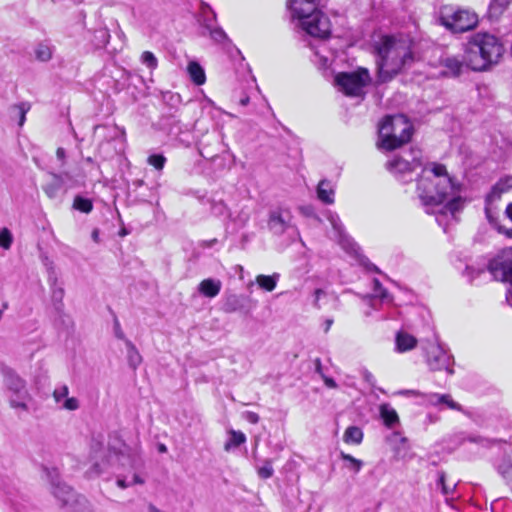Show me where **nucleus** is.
Instances as JSON below:
<instances>
[{
    "instance_id": "f257e3e1",
    "label": "nucleus",
    "mask_w": 512,
    "mask_h": 512,
    "mask_svg": "<svg viewBox=\"0 0 512 512\" xmlns=\"http://www.w3.org/2000/svg\"><path fill=\"white\" fill-rule=\"evenodd\" d=\"M417 192L427 213L453 216L459 209L458 188L442 164L431 163L423 168Z\"/></svg>"
},
{
    "instance_id": "f03ea898",
    "label": "nucleus",
    "mask_w": 512,
    "mask_h": 512,
    "mask_svg": "<svg viewBox=\"0 0 512 512\" xmlns=\"http://www.w3.org/2000/svg\"><path fill=\"white\" fill-rule=\"evenodd\" d=\"M377 52L380 58L377 61L379 78L383 82L390 80L414 61L411 42L408 39L384 36L377 47Z\"/></svg>"
},
{
    "instance_id": "7ed1b4c3",
    "label": "nucleus",
    "mask_w": 512,
    "mask_h": 512,
    "mask_svg": "<svg viewBox=\"0 0 512 512\" xmlns=\"http://www.w3.org/2000/svg\"><path fill=\"white\" fill-rule=\"evenodd\" d=\"M503 53V44L495 35L478 32L465 45L464 62L474 71H483L498 63Z\"/></svg>"
},
{
    "instance_id": "20e7f679",
    "label": "nucleus",
    "mask_w": 512,
    "mask_h": 512,
    "mask_svg": "<svg viewBox=\"0 0 512 512\" xmlns=\"http://www.w3.org/2000/svg\"><path fill=\"white\" fill-rule=\"evenodd\" d=\"M320 0H289L292 17L298 20L299 27L308 35L327 39L331 34V23L319 8Z\"/></svg>"
},
{
    "instance_id": "39448f33",
    "label": "nucleus",
    "mask_w": 512,
    "mask_h": 512,
    "mask_svg": "<svg viewBox=\"0 0 512 512\" xmlns=\"http://www.w3.org/2000/svg\"><path fill=\"white\" fill-rule=\"evenodd\" d=\"M412 132V125L404 115L386 116L379 126L378 147L394 150L409 142Z\"/></svg>"
},
{
    "instance_id": "423d86ee",
    "label": "nucleus",
    "mask_w": 512,
    "mask_h": 512,
    "mask_svg": "<svg viewBox=\"0 0 512 512\" xmlns=\"http://www.w3.org/2000/svg\"><path fill=\"white\" fill-rule=\"evenodd\" d=\"M439 23L452 33H464L476 28L478 15L471 9L447 4L438 11Z\"/></svg>"
},
{
    "instance_id": "0eeeda50",
    "label": "nucleus",
    "mask_w": 512,
    "mask_h": 512,
    "mask_svg": "<svg viewBox=\"0 0 512 512\" xmlns=\"http://www.w3.org/2000/svg\"><path fill=\"white\" fill-rule=\"evenodd\" d=\"M489 272L496 279L508 284L506 300L512 307V246L500 252V254L490 261Z\"/></svg>"
},
{
    "instance_id": "6e6552de",
    "label": "nucleus",
    "mask_w": 512,
    "mask_h": 512,
    "mask_svg": "<svg viewBox=\"0 0 512 512\" xmlns=\"http://www.w3.org/2000/svg\"><path fill=\"white\" fill-rule=\"evenodd\" d=\"M370 82L367 69L359 68L353 72H342L335 76V83L348 96H360Z\"/></svg>"
},
{
    "instance_id": "1a4fd4ad",
    "label": "nucleus",
    "mask_w": 512,
    "mask_h": 512,
    "mask_svg": "<svg viewBox=\"0 0 512 512\" xmlns=\"http://www.w3.org/2000/svg\"><path fill=\"white\" fill-rule=\"evenodd\" d=\"M426 363L430 370L441 371L446 370L449 374H453L452 357L439 343H429L425 347Z\"/></svg>"
},
{
    "instance_id": "9d476101",
    "label": "nucleus",
    "mask_w": 512,
    "mask_h": 512,
    "mask_svg": "<svg viewBox=\"0 0 512 512\" xmlns=\"http://www.w3.org/2000/svg\"><path fill=\"white\" fill-rule=\"evenodd\" d=\"M420 158L421 151L419 149H411L402 155L396 156L386 166L389 171L395 174H405L412 172L421 165Z\"/></svg>"
},
{
    "instance_id": "9b49d317",
    "label": "nucleus",
    "mask_w": 512,
    "mask_h": 512,
    "mask_svg": "<svg viewBox=\"0 0 512 512\" xmlns=\"http://www.w3.org/2000/svg\"><path fill=\"white\" fill-rule=\"evenodd\" d=\"M293 215L288 208L278 207L269 214L268 228L275 235L284 234L291 228Z\"/></svg>"
},
{
    "instance_id": "f8f14e48",
    "label": "nucleus",
    "mask_w": 512,
    "mask_h": 512,
    "mask_svg": "<svg viewBox=\"0 0 512 512\" xmlns=\"http://www.w3.org/2000/svg\"><path fill=\"white\" fill-rule=\"evenodd\" d=\"M203 23L202 27L204 29L203 35L208 34L213 41L216 43H223L227 40V35L221 27H218L214 24L216 19V15L210 8H207V11H203Z\"/></svg>"
},
{
    "instance_id": "ddd939ff",
    "label": "nucleus",
    "mask_w": 512,
    "mask_h": 512,
    "mask_svg": "<svg viewBox=\"0 0 512 512\" xmlns=\"http://www.w3.org/2000/svg\"><path fill=\"white\" fill-rule=\"evenodd\" d=\"M512 189V177L499 180L491 189L486 197V215L490 219L493 203L501 198L503 193H508Z\"/></svg>"
},
{
    "instance_id": "4468645a",
    "label": "nucleus",
    "mask_w": 512,
    "mask_h": 512,
    "mask_svg": "<svg viewBox=\"0 0 512 512\" xmlns=\"http://www.w3.org/2000/svg\"><path fill=\"white\" fill-rule=\"evenodd\" d=\"M50 176L51 181L43 186V190L49 198L54 199L58 196L59 191L65 187V179L69 175L68 173H50Z\"/></svg>"
},
{
    "instance_id": "2eb2a0df",
    "label": "nucleus",
    "mask_w": 512,
    "mask_h": 512,
    "mask_svg": "<svg viewBox=\"0 0 512 512\" xmlns=\"http://www.w3.org/2000/svg\"><path fill=\"white\" fill-rule=\"evenodd\" d=\"M417 339L406 331H399L395 337V349L398 353H405L417 346Z\"/></svg>"
},
{
    "instance_id": "dca6fc26",
    "label": "nucleus",
    "mask_w": 512,
    "mask_h": 512,
    "mask_svg": "<svg viewBox=\"0 0 512 512\" xmlns=\"http://www.w3.org/2000/svg\"><path fill=\"white\" fill-rule=\"evenodd\" d=\"M4 385L8 394L27 390L25 381L12 370L4 371Z\"/></svg>"
},
{
    "instance_id": "f3484780",
    "label": "nucleus",
    "mask_w": 512,
    "mask_h": 512,
    "mask_svg": "<svg viewBox=\"0 0 512 512\" xmlns=\"http://www.w3.org/2000/svg\"><path fill=\"white\" fill-rule=\"evenodd\" d=\"M9 405L12 409L21 410L24 412L29 411V402L31 395L28 390H21V392L8 394Z\"/></svg>"
},
{
    "instance_id": "a211bd4d",
    "label": "nucleus",
    "mask_w": 512,
    "mask_h": 512,
    "mask_svg": "<svg viewBox=\"0 0 512 512\" xmlns=\"http://www.w3.org/2000/svg\"><path fill=\"white\" fill-rule=\"evenodd\" d=\"M221 288L222 282L219 279L207 278L199 283L197 290L205 297L214 298L220 293Z\"/></svg>"
},
{
    "instance_id": "6ab92c4d",
    "label": "nucleus",
    "mask_w": 512,
    "mask_h": 512,
    "mask_svg": "<svg viewBox=\"0 0 512 512\" xmlns=\"http://www.w3.org/2000/svg\"><path fill=\"white\" fill-rule=\"evenodd\" d=\"M334 187L327 180H321L317 186V197L324 204L334 203Z\"/></svg>"
},
{
    "instance_id": "aec40b11",
    "label": "nucleus",
    "mask_w": 512,
    "mask_h": 512,
    "mask_svg": "<svg viewBox=\"0 0 512 512\" xmlns=\"http://www.w3.org/2000/svg\"><path fill=\"white\" fill-rule=\"evenodd\" d=\"M380 416L384 424L389 428H392L399 423V417L396 410L387 403L380 405Z\"/></svg>"
},
{
    "instance_id": "412c9836",
    "label": "nucleus",
    "mask_w": 512,
    "mask_h": 512,
    "mask_svg": "<svg viewBox=\"0 0 512 512\" xmlns=\"http://www.w3.org/2000/svg\"><path fill=\"white\" fill-rule=\"evenodd\" d=\"M54 52V47L49 41L38 43L34 48L35 58L41 62H48L51 60Z\"/></svg>"
},
{
    "instance_id": "4be33fe9",
    "label": "nucleus",
    "mask_w": 512,
    "mask_h": 512,
    "mask_svg": "<svg viewBox=\"0 0 512 512\" xmlns=\"http://www.w3.org/2000/svg\"><path fill=\"white\" fill-rule=\"evenodd\" d=\"M279 278V273H273L272 275L260 274L256 277L255 281L262 290L271 292L276 288Z\"/></svg>"
},
{
    "instance_id": "5701e85b",
    "label": "nucleus",
    "mask_w": 512,
    "mask_h": 512,
    "mask_svg": "<svg viewBox=\"0 0 512 512\" xmlns=\"http://www.w3.org/2000/svg\"><path fill=\"white\" fill-rule=\"evenodd\" d=\"M405 395H421L424 397L425 401L433 406H439L442 405L443 401L447 399V394H439V393H428V394H421L419 391L415 390H406L401 392Z\"/></svg>"
},
{
    "instance_id": "b1692460",
    "label": "nucleus",
    "mask_w": 512,
    "mask_h": 512,
    "mask_svg": "<svg viewBox=\"0 0 512 512\" xmlns=\"http://www.w3.org/2000/svg\"><path fill=\"white\" fill-rule=\"evenodd\" d=\"M512 0H492L488 13L490 18L498 19L509 7Z\"/></svg>"
},
{
    "instance_id": "393cba45",
    "label": "nucleus",
    "mask_w": 512,
    "mask_h": 512,
    "mask_svg": "<svg viewBox=\"0 0 512 512\" xmlns=\"http://www.w3.org/2000/svg\"><path fill=\"white\" fill-rule=\"evenodd\" d=\"M51 281V298L53 305L57 311H61L63 308L64 289L57 286V279L53 278Z\"/></svg>"
},
{
    "instance_id": "a878e982",
    "label": "nucleus",
    "mask_w": 512,
    "mask_h": 512,
    "mask_svg": "<svg viewBox=\"0 0 512 512\" xmlns=\"http://www.w3.org/2000/svg\"><path fill=\"white\" fill-rule=\"evenodd\" d=\"M127 349L128 364L132 369H136L142 362V356L130 340H125Z\"/></svg>"
},
{
    "instance_id": "bb28decb",
    "label": "nucleus",
    "mask_w": 512,
    "mask_h": 512,
    "mask_svg": "<svg viewBox=\"0 0 512 512\" xmlns=\"http://www.w3.org/2000/svg\"><path fill=\"white\" fill-rule=\"evenodd\" d=\"M191 80L196 85H202L205 83L206 77L203 68L197 62H190L187 67Z\"/></svg>"
},
{
    "instance_id": "cd10ccee",
    "label": "nucleus",
    "mask_w": 512,
    "mask_h": 512,
    "mask_svg": "<svg viewBox=\"0 0 512 512\" xmlns=\"http://www.w3.org/2000/svg\"><path fill=\"white\" fill-rule=\"evenodd\" d=\"M343 440L346 443L359 445L363 440V431L357 426H349L343 435Z\"/></svg>"
},
{
    "instance_id": "c85d7f7f",
    "label": "nucleus",
    "mask_w": 512,
    "mask_h": 512,
    "mask_svg": "<svg viewBox=\"0 0 512 512\" xmlns=\"http://www.w3.org/2000/svg\"><path fill=\"white\" fill-rule=\"evenodd\" d=\"M443 66L447 69L444 74L458 76L461 73L463 62L456 57H447L443 60Z\"/></svg>"
},
{
    "instance_id": "c756f323",
    "label": "nucleus",
    "mask_w": 512,
    "mask_h": 512,
    "mask_svg": "<svg viewBox=\"0 0 512 512\" xmlns=\"http://www.w3.org/2000/svg\"><path fill=\"white\" fill-rule=\"evenodd\" d=\"M340 458L345 462V468L355 474L359 473L364 463L362 460L353 457L345 452H340Z\"/></svg>"
},
{
    "instance_id": "7c9ffc66",
    "label": "nucleus",
    "mask_w": 512,
    "mask_h": 512,
    "mask_svg": "<svg viewBox=\"0 0 512 512\" xmlns=\"http://www.w3.org/2000/svg\"><path fill=\"white\" fill-rule=\"evenodd\" d=\"M229 435V440L224 445V449L226 451H229L232 447H238L246 442V436L241 431L230 430Z\"/></svg>"
},
{
    "instance_id": "2f4dec72",
    "label": "nucleus",
    "mask_w": 512,
    "mask_h": 512,
    "mask_svg": "<svg viewBox=\"0 0 512 512\" xmlns=\"http://www.w3.org/2000/svg\"><path fill=\"white\" fill-rule=\"evenodd\" d=\"M373 290L374 294L366 295L364 299H372V298H380L382 301H391V297L388 291L382 286L381 282L378 279H373Z\"/></svg>"
},
{
    "instance_id": "473e14b6",
    "label": "nucleus",
    "mask_w": 512,
    "mask_h": 512,
    "mask_svg": "<svg viewBox=\"0 0 512 512\" xmlns=\"http://www.w3.org/2000/svg\"><path fill=\"white\" fill-rule=\"evenodd\" d=\"M498 472L512 489V462L509 459H503L498 466Z\"/></svg>"
},
{
    "instance_id": "72a5a7b5",
    "label": "nucleus",
    "mask_w": 512,
    "mask_h": 512,
    "mask_svg": "<svg viewBox=\"0 0 512 512\" xmlns=\"http://www.w3.org/2000/svg\"><path fill=\"white\" fill-rule=\"evenodd\" d=\"M327 219L330 222V224L332 225L335 232L338 234L339 238L345 239L344 227H343V224H342L339 216L336 213L329 211L327 213Z\"/></svg>"
},
{
    "instance_id": "f704fd0d",
    "label": "nucleus",
    "mask_w": 512,
    "mask_h": 512,
    "mask_svg": "<svg viewBox=\"0 0 512 512\" xmlns=\"http://www.w3.org/2000/svg\"><path fill=\"white\" fill-rule=\"evenodd\" d=\"M140 61L143 65H145L151 71L155 70L158 67V59L150 51H144L141 54Z\"/></svg>"
},
{
    "instance_id": "c9c22d12",
    "label": "nucleus",
    "mask_w": 512,
    "mask_h": 512,
    "mask_svg": "<svg viewBox=\"0 0 512 512\" xmlns=\"http://www.w3.org/2000/svg\"><path fill=\"white\" fill-rule=\"evenodd\" d=\"M73 207L76 210H79L83 213H89L92 210L93 205L89 199L83 198L81 196H77L74 199Z\"/></svg>"
},
{
    "instance_id": "e433bc0d",
    "label": "nucleus",
    "mask_w": 512,
    "mask_h": 512,
    "mask_svg": "<svg viewBox=\"0 0 512 512\" xmlns=\"http://www.w3.org/2000/svg\"><path fill=\"white\" fill-rule=\"evenodd\" d=\"M13 237L9 229L2 228L0 230V247L9 249L11 247Z\"/></svg>"
},
{
    "instance_id": "4c0bfd02",
    "label": "nucleus",
    "mask_w": 512,
    "mask_h": 512,
    "mask_svg": "<svg viewBox=\"0 0 512 512\" xmlns=\"http://www.w3.org/2000/svg\"><path fill=\"white\" fill-rule=\"evenodd\" d=\"M437 487L441 488V491L444 495H450L453 493V491L456 487V484H453L452 486L447 485L446 479H445V473L440 472L438 482H437Z\"/></svg>"
},
{
    "instance_id": "58836bf2",
    "label": "nucleus",
    "mask_w": 512,
    "mask_h": 512,
    "mask_svg": "<svg viewBox=\"0 0 512 512\" xmlns=\"http://www.w3.org/2000/svg\"><path fill=\"white\" fill-rule=\"evenodd\" d=\"M166 162V158L161 154H153L148 157V163L157 170H162Z\"/></svg>"
},
{
    "instance_id": "ea45409f",
    "label": "nucleus",
    "mask_w": 512,
    "mask_h": 512,
    "mask_svg": "<svg viewBox=\"0 0 512 512\" xmlns=\"http://www.w3.org/2000/svg\"><path fill=\"white\" fill-rule=\"evenodd\" d=\"M258 475L263 479H268L273 475V467L272 463L269 460H266L262 466L258 468Z\"/></svg>"
},
{
    "instance_id": "a19ab883",
    "label": "nucleus",
    "mask_w": 512,
    "mask_h": 512,
    "mask_svg": "<svg viewBox=\"0 0 512 512\" xmlns=\"http://www.w3.org/2000/svg\"><path fill=\"white\" fill-rule=\"evenodd\" d=\"M312 49H314V47H312ZM314 56H315V59L313 60L320 68H326L329 63H330V59L321 54V51L319 48H315V51H314Z\"/></svg>"
},
{
    "instance_id": "79ce46f5",
    "label": "nucleus",
    "mask_w": 512,
    "mask_h": 512,
    "mask_svg": "<svg viewBox=\"0 0 512 512\" xmlns=\"http://www.w3.org/2000/svg\"><path fill=\"white\" fill-rule=\"evenodd\" d=\"M239 308V299L236 295L227 298L224 304V311L228 313L235 312Z\"/></svg>"
},
{
    "instance_id": "37998d69",
    "label": "nucleus",
    "mask_w": 512,
    "mask_h": 512,
    "mask_svg": "<svg viewBox=\"0 0 512 512\" xmlns=\"http://www.w3.org/2000/svg\"><path fill=\"white\" fill-rule=\"evenodd\" d=\"M68 393V387L66 385H63L54 390L53 397L57 403H60L62 400H65L67 398Z\"/></svg>"
},
{
    "instance_id": "c03bdc74",
    "label": "nucleus",
    "mask_w": 512,
    "mask_h": 512,
    "mask_svg": "<svg viewBox=\"0 0 512 512\" xmlns=\"http://www.w3.org/2000/svg\"><path fill=\"white\" fill-rule=\"evenodd\" d=\"M62 408L69 410V411H74L79 408V402L74 397H71V398L67 397L62 404Z\"/></svg>"
},
{
    "instance_id": "a18cd8bd",
    "label": "nucleus",
    "mask_w": 512,
    "mask_h": 512,
    "mask_svg": "<svg viewBox=\"0 0 512 512\" xmlns=\"http://www.w3.org/2000/svg\"><path fill=\"white\" fill-rule=\"evenodd\" d=\"M442 405H446L449 409H452V410H457V411L462 410L461 405L458 404L457 402H455L449 394H447V399H445L443 401Z\"/></svg>"
},
{
    "instance_id": "49530a36",
    "label": "nucleus",
    "mask_w": 512,
    "mask_h": 512,
    "mask_svg": "<svg viewBox=\"0 0 512 512\" xmlns=\"http://www.w3.org/2000/svg\"><path fill=\"white\" fill-rule=\"evenodd\" d=\"M442 405H446L449 409H452V410H457V411L462 410L461 405L458 404L457 402H455L449 394H447V399H445L443 401Z\"/></svg>"
},
{
    "instance_id": "de8ad7c7",
    "label": "nucleus",
    "mask_w": 512,
    "mask_h": 512,
    "mask_svg": "<svg viewBox=\"0 0 512 512\" xmlns=\"http://www.w3.org/2000/svg\"><path fill=\"white\" fill-rule=\"evenodd\" d=\"M19 111V126H23L25 120H26V113L29 110V107L26 106V104L22 103L18 107Z\"/></svg>"
},
{
    "instance_id": "09e8293b",
    "label": "nucleus",
    "mask_w": 512,
    "mask_h": 512,
    "mask_svg": "<svg viewBox=\"0 0 512 512\" xmlns=\"http://www.w3.org/2000/svg\"><path fill=\"white\" fill-rule=\"evenodd\" d=\"M244 418L251 424H257L259 422V415L252 411H246L244 413Z\"/></svg>"
},
{
    "instance_id": "8fccbe9b",
    "label": "nucleus",
    "mask_w": 512,
    "mask_h": 512,
    "mask_svg": "<svg viewBox=\"0 0 512 512\" xmlns=\"http://www.w3.org/2000/svg\"><path fill=\"white\" fill-rule=\"evenodd\" d=\"M114 331H115V335L118 339H121V340H126L125 339V336H124V333L120 327V324L117 320H115V323H114Z\"/></svg>"
},
{
    "instance_id": "3c124183",
    "label": "nucleus",
    "mask_w": 512,
    "mask_h": 512,
    "mask_svg": "<svg viewBox=\"0 0 512 512\" xmlns=\"http://www.w3.org/2000/svg\"><path fill=\"white\" fill-rule=\"evenodd\" d=\"M322 379L325 383V385L328 387V388H331V389H335L337 388V383L335 382L334 379L326 376V375H322Z\"/></svg>"
},
{
    "instance_id": "603ef678",
    "label": "nucleus",
    "mask_w": 512,
    "mask_h": 512,
    "mask_svg": "<svg viewBox=\"0 0 512 512\" xmlns=\"http://www.w3.org/2000/svg\"><path fill=\"white\" fill-rule=\"evenodd\" d=\"M98 33L100 34V37L102 39V43L104 45L108 44L109 39H110V34H109L108 30L107 29H101V30L98 31Z\"/></svg>"
},
{
    "instance_id": "864d4df0",
    "label": "nucleus",
    "mask_w": 512,
    "mask_h": 512,
    "mask_svg": "<svg viewBox=\"0 0 512 512\" xmlns=\"http://www.w3.org/2000/svg\"><path fill=\"white\" fill-rule=\"evenodd\" d=\"M61 493L63 494H69L70 493V488L68 486H63V487H57L55 490H54V494L56 497L58 498H61Z\"/></svg>"
},
{
    "instance_id": "5fc2aeb1",
    "label": "nucleus",
    "mask_w": 512,
    "mask_h": 512,
    "mask_svg": "<svg viewBox=\"0 0 512 512\" xmlns=\"http://www.w3.org/2000/svg\"><path fill=\"white\" fill-rule=\"evenodd\" d=\"M323 295H325V292H324L322 289H316V290H315V292H314V297H315V299H314V305H315L316 307H319L318 302H319V300H320L321 296H323Z\"/></svg>"
},
{
    "instance_id": "6e6d98bb",
    "label": "nucleus",
    "mask_w": 512,
    "mask_h": 512,
    "mask_svg": "<svg viewBox=\"0 0 512 512\" xmlns=\"http://www.w3.org/2000/svg\"><path fill=\"white\" fill-rule=\"evenodd\" d=\"M315 371L317 374H319L321 377L322 375H325L324 372H323V367H322V363H321V360L319 358H317L315 360Z\"/></svg>"
},
{
    "instance_id": "4d7b16f0",
    "label": "nucleus",
    "mask_w": 512,
    "mask_h": 512,
    "mask_svg": "<svg viewBox=\"0 0 512 512\" xmlns=\"http://www.w3.org/2000/svg\"><path fill=\"white\" fill-rule=\"evenodd\" d=\"M146 512H165L161 509H159L158 507H156L154 504L152 503H149L147 505V509H146Z\"/></svg>"
},
{
    "instance_id": "13d9d810",
    "label": "nucleus",
    "mask_w": 512,
    "mask_h": 512,
    "mask_svg": "<svg viewBox=\"0 0 512 512\" xmlns=\"http://www.w3.org/2000/svg\"><path fill=\"white\" fill-rule=\"evenodd\" d=\"M117 485L122 488V489H125L127 488L128 486L131 485V483H126L125 479L124 478H118L117 479Z\"/></svg>"
},
{
    "instance_id": "bf43d9fd",
    "label": "nucleus",
    "mask_w": 512,
    "mask_h": 512,
    "mask_svg": "<svg viewBox=\"0 0 512 512\" xmlns=\"http://www.w3.org/2000/svg\"><path fill=\"white\" fill-rule=\"evenodd\" d=\"M56 156L59 160H64L66 156L65 150L59 147L56 151Z\"/></svg>"
},
{
    "instance_id": "052dcab7",
    "label": "nucleus",
    "mask_w": 512,
    "mask_h": 512,
    "mask_svg": "<svg viewBox=\"0 0 512 512\" xmlns=\"http://www.w3.org/2000/svg\"><path fill=\"white\" fill-rule=\"evenodd\" d=\"M132 484H144V479H143V478H141L139 475L134 474V476H133V480H132V482H131V485H132Z\"/></svg>"
},
{
    "instance_id": "680f3d73",
    "label": "nucleus",
    "mask_w": 512,
    "mask_h": 512,
    "mask_svg": "<svg viewBox=\"0 0 512 512\" xmlns=\"http://www.w3.org/2000/svg\"><path fill=\"white\" fill-rule=\"evenodd\" d=\"M300 210H301V212H302L304 215H306V216H311V215H313V214H314V213H313V209H312L311 207H303V208H301Z\"/></svg>"
},
{
    "instance_id": "e2e57ef3",
    "label": "nucleus",
    "mask_w": 512,
    "mask_h": 512,
    "mask_svg": "<svg viewBox=\"0 0 512 512\" xmlns=\"http://www.w3.org/2000/svg\"><path fill=\"white\" fill-rule=\"evenodd\" d=\"M333 324V319H327L324 323V332L327 333Z\"/></svg>"
},
{
    "instance_id": "0e129e2a",
    "label": "nucleus",
    "mask_w": 512,
    "mask_h": 512,
    "mask_svg": "<svg viewBox=\"0 0 512 512\" xmlns=\"http://www.w3.org/2000/svg\"><path fill=\"white\" fill-rule=\"evenodd\" d=\"M505 212L507 217L512 220V202L507 205Z\"/></svg>"
},
{
    "instance_id": "69168bd1",
    "label": "nucleus",
    "mask_w": 512,
    "mask_h": 512,
    "mask_svg": "<svg viewBox=\"0 0 512 512\" xmlns=\"http://www.w3.org/2000/svg\"><path fill=\"white\" fill-rule=\"evenodd\" d=\"M92 239L95 241V242H99V230L98 229H94L92 231Z\"/></svg>"
},
{
    "instance_id": "338daca9",
    "label": "nucleus",
    "mask_w": 512,
    "mask_h": 512,
    "mask_svg": "<svg viewBox=\"0 0 512 512\" xmlns=\"http://www.w3.org/2000/svg\"><path fill=\"white\" fill-rule=\"evenodd\" d=\"M249 101H250V98H249L248 96L243 97V98L240 100V105H242V106H246V105H248Z\"/></svg>"
},
{
    "instance_id": "774afa93",
    "label": "nucleus",
    "mask_w": 512,
    "mask_h": 512,
    "mask_svg": "<svg viewBox=\"0 0 512 512\" xmlns=\"http://www.w3.org/2000/svg\"><path fill=\"white\" fill-rule=\"evenodd\" d=\"M217 242L216 239H212L210 241H204L203 242V245L207 246V247H211L212 245H214L215 243Z\"/></svg>"
}]
</instances>
